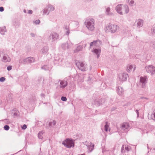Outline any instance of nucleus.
<instances>
[{
  "label": "nucleus",
  "mask_w": 155,
  "mask_h": 155,
  "mask_svg": "<svg viewBox=\"0 0 155 155\" xmlns=\"http://www.w3.org/2000/svg\"><path fill=\"white\" fill-rule=\"evenodd\" d=\"M116 9L117 12L121 15L127 13L129 11V8L128 6L123 5H118L116 7Z\"/></svg>",
  "instance_id": "f257e3e1"
},
{
  "label": "nucleus",
  "mask_w": 155,
  "mask_h": 155,
  "mask_svg": "<svg viewBox=\"0 0 155 155\" xmlns=\"http://www.w3.org/2000/svg\"><path fill=\"white\" fill-rule=\"evenodd\" d=\"M119 28L117 25L109 24L106 27L105 30L106 32H108L109 31H110L112 33H114Z\"/></svg>",
  "instance_id": "f03ea898"
},
{
  "label": "nucleus",
  "mask_w": 155,
  "mask_h": 155,
  "mask_svg": "<svg viewBox=\"0 0 155 155\" xmlns=\"http://www.w3.org/2000/svg\"><path fill=\"white\" fill-rule=\"evenodd\" d=\"M62 143L64 146L68 148H70L71 147L74 146L73 141L69 139H67L63 142Z\"/></svg>",
  "instance_id": "7ed1b4c3"
},
{
  "label": "nucleus",
  "mask_w": 155,
  "mask_h": 155,
  "mask_svg": "<svg viewBox=\"0 0 155 155\" xmlns=\"http://www.w3.org/2000/svg\"><path fill=\"white\" fill-rule=\"evenodd\" d=\"M90 21L87 22L86 26L89 30L93 31L94 29V19L92 18L91 19Z\"/></svg>",
  "instance_id": "20e7f679"
},
{
  "label": "nucleus",
  "mask_w": 155,
  "mask_h": 155,
  "mask_svg": "<svg viewBox=\"0 0 155 155\" xmlns=\"http://www.w3.org/2000/svg\"><path fill=\"white\" fill-rule=\"evenodd\" d=\"M146 69L147 72L151 73H153L155 71V67L151 65L147 66Z\"/></svg>",
  "instance_id": "39448f33"
},
{
  "label": "nucleus",
  "mask_w": 155,
  "mask_h": 155,
  "mask_svg": "<svg viewBox=\"0 0 155 155\" xmlns=\"http://www.w3.org/2000/svg\"><path fill=\"white\" fill-rule=\"evenodd\" d=\"M133 67V71L136 69V67L135 65H134L133 67L131 65H128L127 68V71L128 72H130L132 70V69Z\"/></svg>",
  "instance_id": "423d86ee"
},
{
  "label": "nucleus",
  "mask_w": 155,
  "mask_h": 155,
  "mask_svg": "<svg viewBox=\"0 0 155 155\" xmlns=\"http://www.w3.org/2000/svg\"><path fill=\"white\" fill-rule=\"evenodd\" d=\"M79 68L82 71H85V69L84 67V64L82 62H79L77 64Z\"/></svg>",
  "instance_id": "0eeeda50"
},
{
  "label": "nucleus",
  "mask_w": 155,
  "mask_h": 155,
  "mask_svg": "<svg viewBox=\"0 0 155 155\" xmlns=\"http://www.w3.org/2000/svg\"><path fill=\"white\" fill-rule=\"evenodd\" d=\"M147 77L146 76L141 77L140 78V82L142 83V85H144L145 83H146Z\"/></svg>",
  "instance_id": "6e6552de"
},
{
  "label": "nucleus",
  "mask_w": 155,
  "mask_h": 155,
  "mask_svg": "<svg viewBox=\"0 0 155 155\" xmlns=\"http://www.w3.org/2000/svg\"><path fill=\"white\" fill-rule=\"evenodd\" d=\"M60 84L61 87L64 88L67 85V82L65 81H61L60 82Z\"/></svg>",
  "instance_id": "1a4fd4ad"
},
{
  "label": "nucleus",
  "mask_w": 155,
  "mask_h": 155,
  "mask_svg": "<svg viewBox=\"0 0 155 155\" xmlns=\"http://www.w3.org/2000/svg\"><path fill=\"white\" fill-rule=\"evenodd\" d=\"M121 126L124 129H127L129 127V124L127 123H124L122 124Z\"/></svg>",
  "instance_id": "9d476101"
},
{
  "label": "nucleus",
  "mask_w": 155,
  "mask_h": 155,
  "mask_svg": "<svg viewBox=\"0 0 155 155\" xmlns=\"http://www.w3.org/2000/svg\"><path fill=\"white\" fill-rule=\"evenodd\" d=\"M2 61L5 62H10L11 61L10 58L7 56H4L3 57Z\"/></svg>",
  "instance_id": "9b49d317"
},
{
  "label": "nucleus",
  "mask_w": 155,
  "mask_h": 155,
  "mask_svg": "<svg viewBox=\"0 0 155 155\" xmlns=\"http://www.w3.org/2000/svg\"><path fill=\"white\" fill-rule=\"evenodd\" d=\"M143 22V21L141 19H139L137 21V24L138 26L140 27L142 25Z\"/></svg>",
  "instance_id": "f8f14e48"
},
{
  "label": "nucleus",
  "mask_w": 155,
  "mask_h": 155,
  "mask_svg": "<svg viewBox=\"0 0 155 155\" xmlns=\"http://www.w3.org/2000/svg\"><path fill=\"white\" fill-rule=\"evenodd\" d=\"M125 147V149L127 151H128L129 150V149L127 146H123V147H122V152H125V150H124V148Z\"/></svg>",
  "instance_id": "ddd939ff"
},
{
  "label": "nucleus",
  "mask_w": 155,
  "mask_h": 155,
  "mask_svg": "<svg viewBox=\"0 0 155 155\" xmlns=\"http://www.w3.org/2000/svg\"><path fill=\"white\" fill-rule=\"evenodd\" d=\"M82 47L81 46H78L77 47L76 50L74 51L75 52H77L78 51H80L82 49Z\"/></svg>",
  "instance_id": "4468645a"
},
{
  "label": "nucleus",
  "mask_w": 155,
  "mask_h": 155,
  "mask_svg": "<svg viewBox=\"0 0 155 155\" xmlns=\"http://www.w3.org/2000/svg\"><path fill=\"white\" fill-rule=\"evenodd\" d=\"M109 126L107 124V122H106V124L104 126V130H105V131L107 132V131L109 129Z\"/></svg>",
  "instance_id": "2eb2a0df"
},
{
  "label": "nucleus",
  "mask_w": 155,
  "mask_h": 155,
  "mask_svg": "<svg viewBox=\"0 0 155 155\" xmlns=\"http://www.w3.org/2000/svg\"><path fill=\"white\" fill-rule=\"evenodd\" d=\"M56 124V122L55 121H53L52 122H50L49 124V126H53L55 125Z\"/></svg>",
  "instance_id": "dca6fc26"
},
{
  "label": "nucleus",
  "mask_w": 155,
  "mask_h": 155,
  "mask_svg": "<svg viewBox=\"0 0 155 155\" xmlns=\"http://www.w3.org/2000/svg\"><path fill=\"white\" fill-rule=\"evenodd\" d=\"M93 51L96 54H98V53H99L101 52V50H98L97 49H95Z\"/></svg>",
  "instance_id": "f3484780"
},
{
  "label": "nucleus",
  "mask_w": 155,
  "mask_h": 155,
  "mask_svg": "<svg viewBox=\"0 0 155 155\" xmlns=\"http://www.w3.org/2000/svg\"><path fill=\"white\" fill-rule=\"evenodd\" d=\"M97 41H94L92 42H91L90 44V46H91L93 45H95L96 43H97Z\"/></svg>",
  "instance_id": "a211bd4d"
},
{
  "label": "nucleus",
  "mask_w": 155,
  "mask_h": 155,
  "mask_svg": "<svg viewBox=\"0 0 155 155\" xmlns=\"http://www.w3.org/2000/svg\"><path fill=\"white\" fill-rule=\"evenodd\" d=\"M129 4L130 5H133L134 3V1L132 0H128Z\"/></svg>",
  "instance_id": "6ab92c4d"
},
{
  "label": "nucleus",
  "mask_w": 155,
  "mask_h": 155,
  "mask_svg": "<svg viewBox=\"0 0 155 155\" xmlns=\"http://www.w3.org/2000/svg\"><path fill=\"white\" fill-rule=\"evenodd\" d=\"M4 128V129L6 130H8L9 129V126L7 125L5 126Z\"/></svg>",
  "instance_id": "aec40b11"
},
{
  "label": "nucleus",
  "mask_w": 155,
  "mask_h": 155,
  "mask_svg": "<svg viewBox=\"0 0 155 155\" xmlns=\"http://www.w3.org/2000/svg\"><path fill=\"white\" fill-rule=\"evenodd\" d=\"M61 100L63 101H67V98L65 97H62L61 98Z\"/></svg>",
  "instance_id": "412c9836"
},
{
  "label": "nucleus",
  "mask_w": 155,
  "mask_h": 155,
  "mask_svg": "<svg viewBox=\"0 0 155 155\" xmlns=\"http://www.w3.org/2000/svg\"><path fill=\"white\" fill-rule=\"evenodd\" d=\"M5 80V78L4 77H2L0 78V81L1 82H3Z\"/></svg>",
  "instance_id": "4be33fe9"
},
{
  "label": "nucleus",
  "mask_w": 155,
  "mask_h": 155,
  "mask_svg": "<svg viewBox=\"0 0 155 155\" xmlns=\"http://www.w3.org/2000/svg\"><path fill=\"white\" fill-rule=\"evenodd\" d=\"M110 8H106V12L107 13V14H109V12H110Z\"/></svg>",
  "instance_id": "5701e85b"
},
{
  "label": "nucleus",
  "mask_w": 155,
  "mask_h": 155,
  "mask_svg": "<svg viewBox=\"0 0 155 155\" xmlns=\"http://www.w3.org/2000/svg\"><path fill=\"white\" fill-rule=\"evenodd\" d=\"M12 66H8L7 68V69L8 70V71H10V70H11L12 69Z\"/></svg>",
  "instance_id": "b1692460"
},
{
  "label": "nucleus",
  "mask_w": 155,
  "mask_h": 155,
  "mask_svg": "<svg viewBox=\"0 0 155 155\" xmlns=\"http://www.w3.org/2000/svg\"><path fill=\"white\" fill-rule=\"evenodd\" d=\"M27 128V126L25 125V124H24L23 127H22V129H26Z\"/></svg>",
  "instance_id": "393cba45"
},
{
  "label": "nucleus",
  "mask_w": 155,
  "mask_h": 155,
  "mask_svg": "<svg viewBox=\"0 0 155 155\" xmlns=\"http://www.w3.org/2000/svg\"><path fill=\"white\" fill-rule=\"evenodd\" d=\"M41 133H39L38 134V137L40 138V139H41L42 138V137H41Z\"/></svg>",
  "instance_id": "a878e982"
},
{
  "label": "nucleus",
  "mask_w": 155,
  "mask_h": 155,
  "mask_svg": "<svg viewBox=\"0 0 155 155\" xmlns=\"http://www.w3.org/2000/svg\"><path fill=\"white\" fill-rule=\"evenodd\" d=\"M4 10V8L2 7H0V11L3 12Z\"/></svg>",
  "instance_id": "bb28decb"
},
{
  "label": "nucleus",
  "mask_w": 155,
  "mask_h": 155,
  "mask_svg": "<svg viewBox=\"0 0 155 155\" xmlns=\"http://www.w3.org/2000/svg\"><path fill=\"white\" fill-rule=\"evenodd\" d=\"M40 22L39 20H36L35 21V22L36 24H38Z\"/></svg>",
  "instance_id": "cd10ccee"
},
{
  "label": "nucleus",
  "mask_w": 155,
  "mask_h": 155,
  "mask_svg": "<svg viewBox=\"0 0 155 155\" xmlns=\"http://www.w3.org/2000/svg\"><path fill=\"white\" fill-rule=\"evenodd\" d=\"M32 13V11L31 10H29L28 11V13L29 14H31Z\"/></svg>",
  "instance_id": "c85d7f7f"
},
{
  "label": "nucleus",
  "mask_w": 155,
  "mask_h": 155,
  "mask_svg": "<svg viewBox=\"0 0 155 155\" xmlns=\"http://www.w3.org/2000/svg\"><path fill=\"white\" fill-rule=\"evenodd\" d=\"M153 115H154V117L155 118V110H154V113H153Z\"/></svg>",
  "instance_id": "c756f323"
},
{
  "label": "nucleus",
  "mask_w": 155,
  "mask_h": 155,
  "mask_svg": "<svg viewBox=\"0 0 155 155\" xmlns=\"http://www.w3.org/2000/svg\"><path fill=\"white\" fill-rule=\"evenodd\" d=\"M44 12L45 13V14H46L47 13V12H45V10Z\"/></svg>",
  "instance_id": "7c9ffc66"
},
{
  "label": "nucleus",
  "mask_w": 155,
  "mask_h": 155,
  "mask_svg": "<svg viewBox=\"0 0 155 155\" xmlns=\"http://www.w3.org/2000/svg\"><path fill=\"white\" fill-rule=\"evenodd\" d=\"M153 32H155V31H154V30H153Z\"/></svg>",
  "instance_id": "2f4dec72"
},
{
  "label": "nucleus",
  "mask_w": 155,
  "mask_h": 155,
  "mask_svg": "<svg viewBox=\"0 0 155 155\" xmlns=\"http://www.w3.org/2000/svg\"><path fill=\"white\" fill-rule=\"evenodd\" d=\"M98 58V56H97V58Z\"/></svg>",
  "instance_id": "473e14b6"
}]
</instances>
